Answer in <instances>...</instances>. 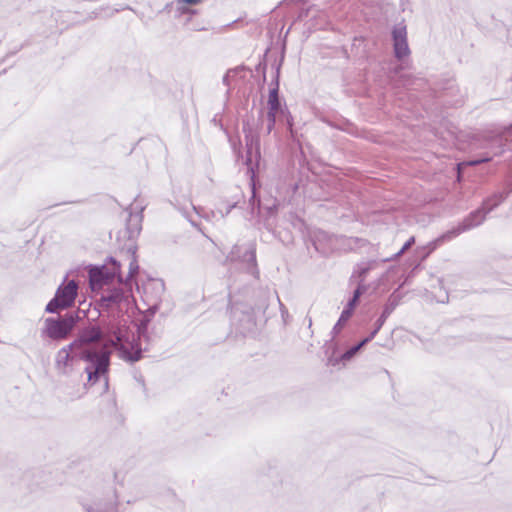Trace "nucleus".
Masks as SVG:
<instances>
[{
	"instance_id": "1",
	"label": "nucleus",
	"mask_w": 512,
	"mask_h": 512,
	"mask_svg": "<svg viewBox=\"0 0 512 512\" xmlns=\"http://www.w3.org/2000/svg\"><path fill=\"white\" fill-rule=\"evenodd\" d=\"M99 326L103 331L102 339L106 341L107 345L114 347L118 351L121 359L134 363L142 358L140 343L134 337L130 340L127 332L118 323L102 320Z\"/></svg>"
},
{
	"instance_id": "2",
	"label": "nucleus",
	"mask_w": 512,
	"mask_h": 512,
	"mask_svg": "<svg viewBox=\"0 0 512 512\" xmlns=\"http://www.w3.org/2000/svg\"><path fill=\"white\" fill-rule=\"evenodd\" d=\"M263 119L264 111L260 109L257 118L253 115H246L242 120V131L246 147L244 164L247 167V172L251 173L252 177L255 174V169L259 167L261 160L259 129L263 125Z\"/></svg>"
},
{
	"instance_id": "3",
	"label": "nucleus",
	"mask_w": 512,
	"mask_h": 512,
	"mask_svg": "<svg viewBox=\"0 0 512 512\" xmlns=\"http://www.w3.org/2000/svg\"><path fill=\"white\" fill-rule=\"evenodd\" d=\"M142 211L143 207H140V211L133 214L132 212L129 213V218L126 223V227L124 230L119 231L117 240L120 241L121 238H127V241L124 243L123 246L119 245V247L122 250H126L128 254L131 255V261L129 263V272L126 278H123L122 283H128L131 281L134 276L139 271V265L136 258V250L137 246L135 243L136 238L140 234L141 231V221H142Z\"/></svg>"
},
{
	"instance_id": "4",
	"label": "nucleus",
	"mask_w": 512,
	"mask_h": 512,
	"mask_svg": "<svg viewBox=\"0 0 512 512\" xmlns=\"http://www.w3.org/2000/svg\"><path fill=\"white\" fill-rule=\"evenodd\" d=\"M483 147L487 149L485 156L469 162L470 165H478L491 161L506 150L512 149V124L499 131L492 132L484 139Z\"/></svg>"
},
{
	"instance_id": "5",
	"label": "nucleus",
	"mask_w": 512,
	"mask_h": 512,
	"mask_svg": "<svg viewBox=\"0 0 512 512\" xmlns=\"http://www.w3.org/2000/svg\"><path fill=\"white\" fill-rule=\"evenodd\" d=\"M78 313L68 312L63 316L48 317L44 320V327L41 329V337L60 341L69 337L77 322Z\"/></svg>"
},
{
	"instance_id": "6",
	"label": "nucleus",
	"mask_w": 512,
	"mask_h": 512,
	"mask_svg": "<svg viewBox=\"0 0 512 512\" xmlns=\"http://www.w3.org/2000/svg\"><path fill=\"white\" fill-rule=\"evenodd\" d=\"M89 283L92 290L101 289L103 285L112 282L115 278L122 283L121 264L114 257H108L103 265L90 266L88 270Z\"/></svg>"
},
{
	"instance_id": "7",
	"label": "nucleus",
	"mask_w": 512,
	"mask_h": 512,
	"mask_svg": "<svg viewBox=\"0 0 512 512\" xmlns=\"http://www.w3.org/2000/svg\"><path fill=\"white\" fill-rule=\"evenodd\" d=\"M78 294V283L75 280H69L62 283L56 290L54 297L47 303L45 311L55 314L74 305Z\"/></svg>"
},
{
	"instance_id": "8",
	"label": "nucleus",
	"mask_w": 512,
	"mask_h": 512,
	"mask_svg": "<svg viewBox=\"0 0 512 512\" xmlns=\"http://www.w3.org/2000/svg\"><path fill=\"white\" fill-rule=\"evenodd\" d=\"M226 261L230 263H237L246 273L253 276L255 279L259 278V269L256 261V248L254 244H249L245 249L240 245H234L226 257Z\"/></svg>"
},
{
	"instance_id": "9",
	"label": "nucleus",
	"mask_w": 512,
	"mask_h": 512,
	"mask_svg": "<svg viewBox=\"0 0 512 512\" xmlns=\"http://www.w3.org/2000/svg\"><path fill=\"white\" fill-rule=\"evenodd\" d=\"M487 214H489V212H486V209H485L484 205L482 204L481 207L470 212L463 219V221L458 224L457 227L444 233L440 238L437 239V241L451 240L465 231H468L475 227H478L479 225H481L484 222Z\"/></svg>"
},
{
	"instance_id": "10",
	"label": "nucleus",
	"mask_w": 512,
	"mask_h": 512,
	"mask_svg": "<svg viewBox=\"0 0 512 512\" xmlns=\"http://www.w3.org/2000/svg\"><path fill=\"white\" fill-rule=\"evenodd\" d=\"M280 69L281 62L275 65V76L272 80V87L269 91L268 95V110L279 112L280 115L283 116V119L286 122L287 128L292 132L293 127V118L287 109V107H282L281 101L279 98V78H280Z\"/></svg>"
},
{
	"instance_id": "11",
	"label": "nucleus",
	"mask_w": 512,
	"mask_h": 512,
	"mask_svg": "<svg viewBox=\"0 0 512 512\" xmlns=\"http://www.w3.org/2000/svg\"><path fill=\"white\" fill-rule=\"evenodd\" d=\"M111 352L108 350H100V355L90 362L84 371L87 374V384L94 385L101 375H105L110 366Z\"/></svg>"
},
{
	"instance_id": "12",
	"label": "nucleus",
	"mask_w": 512,
	"mask_h": 512,
	"mask_svg": "<svg viewBox=\"0 0 512 512\" xmlns=\"http://www.w3.org/2000/svg\"><path fill=\"white\" fill-rule=\"evenodd\" d=\"M230 303V314L234 323H237L243 330L250 329L254 326L255 314L252 306L233 303L232 299H230Z\"/></svg>"
},
{
	"instance_id": "13",
	"label": "nucleus",
	"mask_w": 512,
	"mask_h": 512,
	"mask_svg": "<svg viewBox=\"0 0 512 512\" xmlns=\"http://www.w3.org/2000/svg\"><path fill=\"white\" fill-rule=\"evenodd\" d=\"M103 338V331L100 326L92 325L82 329L77 337L71 342L74 348H89L88 346Z\"/></svg>"
},
{
	"instance_id": "14",
	"label": "nucleus",
	"mask_w": 512,
	"mask_h": 512,
	"mask_svg": "<svg viewBox=\"0 0 512 512\" xmlns=\"http://www.w3.org/2000/svg\"><path fill=\"white\" fill-rule=\"evenodd\" d=\"M74 347L69 343L68 345L62 347L58 350L55 356V370L61 376H71L75 370L73 366V362L71 361V357L69 356V351Z\"/></svg>"
},
{
	"instance_id": "15",
	"label": "nucleus",
	"mask_w": 512,
	"mask_h": 512,
	"mask_svg": "<svg viewBox=\"0 0 512 512\" xmlns=\"http://www.w3.org/2000/svg\"><path fill=\"white\" fill-rule=\"evenodd\" d=\"M394 55L401 60L410 54L405 26H396L392 31Z\"/></svg>"
},
{
	"instance_id": "16",
	"label": "nucleus",
	"mask_w": 512,
	"mask_h": 512,
	"mask_svg": "<svg viewBox=\"0 0 512 512\" xmlns=\"http://www.w3.org/2000/svg\"><path fill=\"white\" fill-rule=\"evenodd\" d=\"M512 193V180L508 182L503 190L494 192L482 202L486 212H492Z\"/></svg>"
},
{
	"instance_id": "17",
	"label": "nucleus",
	"mask_w": 512,
	"mask_h": 512,
	"mask_svg": "<svg viewBox=\"0 0 512 512\" xmlns=\"http://www.w3.org/2000/svg\"><path fill=\"white\" fill-rule=\"evenodd\" d=\"M124 300V292L121 288H114L102 293L97 304L100 309L108 310L114 305H119Z\"/></svg>"
},
{
	"instance_id": "18",
	"label": "nucleus",
	"mask_w": 512,
	"mask_h": 512,
	"mask_svg": "<svg viewBox=\"0 0 512 512\" xmlns=\"http://www.w3.org/2000/svg\"><path fill=\"white\" fill-rule=\"evenodd\" d=\"M100 355V350L93 348H73L69 351V356L73 362V366L76 367L80 360L91 362Z\"/></svg>"
},
{
	"instance_id": "19",
	"label": "nucleus",
	"mask_w": 512,
	"mask_h": 512,
	"mask_svg": "<svg viewBox=\"0 0 512 512\" xmlns=\"http://www.w3.org/2000/svg\"><path fill=\"white\" fill-rule=\"evenodd\" d=\"M100 355V350L93 348H73L69 351V356L73 362V366L76 367L80 360L91 362Z\"/></svg>"
},
{
	"instance_id": "20",
	"label": "nucleus",
	"mask_w": 512,
	"mask_h": 512,
	"mask_svg": "<svg viewBox=\"0 0 512 512\" xmlns=\"http://www.w3.org/2000/svg\"><path fill=\"white\" fill-rule=\"evenodd\" d=\"M397 306V303L395 301L389 300L383 307L382 313L379 316V318L376 320L373 330L369 333L367 338H369L370 341H372L377 333L380 331L388 317L393 313Z\"/></svg>"
},
{
	"instance_id": "21",
	"label": "nucleus",
	"mask_w": 512,
	"mask_h": 512,
	"mask_svg": "<svg viewBox=\"0 0 512 512\" xmlns=\"http://www.w3.org/2000/svg\"><path fill=\"white\" fill-rule=\"evenodd\" d=\"M370 342L369 338L365 337L364 339H362L359 343H357L356 345H353L352 347H350L348 350H346L341 356L340 358H336V359H330V363H332L333 365H336L338 364L340 361L342 362H346V361H349L351 360L366 344H368Z\"/></svg>"
},
{
	"instance_id": "22",
	"label": "nucleus",
	"mask_w": 512,
	"mask_h": 512,
	"mask_svg": "<svg viewBox=\"0 0 512 512\" xmlns=\"http://www.w3.org/2000/svg\"><path fill=\"white\" fill-rule=\"evenodd\" d=\"M355 308L347 304L343 311L340 314V317L334 327L332 328L331 334L332 338H335L342 330L344 325L347 323V321L351 318L353 315Z\"/></svg>"
},
{
	"instance_id": "23",
	"label": "nucleus",
	"mask_w": 512,
	"mask_h": 512,
	"mask_svg": "<svg viewBox=\"0 0 512 512\" xmlns=\"http://www.w3.org/2000/svg\"><path fill=\"white\" fill-rule=\"evenodd\" d=\"M376 260H371L366 263H360L357 265V268L354 270L351 280L355 277L358 278V283H365V279L371 269H373L376 265Z\"/></svg>"
},
{
	"instance_id": "24",
	"label": "nucleus",
	"mask_w": 512,
	"mask_h": 512,
	"mask_svg": "<svg viewBox=\"0 0 512 512\" xmlns=\"http://www.w3.org/2000/svg\"><path fill=\"white\" fill-rule=\"evenodd\" d=\"M117 505V501L105 503L104 505L97 503L95 507L84 505V509L86 512H117Z\"/></svg>"
},
{
	"instance_id": "25",
	"label": "nucleus",
	"mask_w": 512,
	"mask_h": 512,
	"mask_svg": "<svg viewBox=\"0 0 512 512\" xmlns=\"http://www.w3.org/2000/svg\"><path fill=\"white\" fill-rule=\"evenodd\" d=\"M28 0H0V7L7 12L19 11Z\"/></svg>"
},
{
	"instance_id": "26",
	"label": "nucleus",
	"mask_w": 512,
	"mask_h": 512,
	"mask_svg": "<svg viewBox=\"0 0 512 512\" xmlns=\"http://www.w3.org/2000/svg\"><path fill=\"white\" fill-rule=\"evenodd\" d=\"M175 206L177 207V209L184 215V217H186L193 225V221L190 219V213H189V209H188V206H190L192 208V210H194L196 213H198V210L197 208L193 205L192 201L188 198L185 200V203H181L180 200L178 198H175Z\"/></svg>"
},
{
	"instance_id": "27",
	"label": "nucleus",
	"mask_w": 512,
	"mask_h": 512,
	"mask_svg": "<svg viewBox=\"0 0 512 512\" xmlns=\"http://www.w3.org/2000/svg\"><path fill=\"white\" fill-rule=\"evenodd\" d=\"M415 244V237L414 236H411L405 243L404 245L402 246V248L396 252L395 254H393L392 256L390 257H386V258H382L381 259V262L383 263H386V262H389V261H394L396 259H398L401 255H403L409 248L412 247V245Z\"/></svg>"
},
{
	"instance_id": "28",
	"label": "nucleus",
	"mask_w": 512,
	"mask_h": 512,
	"mask_svg": "<svg viewBox=\"0 0 512 512\" xmlns=\"http://www.w3.org/2000/svg\"><path fill=\"white\" fill-rule=\"evenodd\" d=\"M366 290H367V286L365 283H358L356 289L353 292L352 298L348 301L347 304L356 308L360 297L362 296L363 293L366 292Z\"/></svg>"
},
{
	"instance_id": "29",
	"label": "nucleus",
	"mask_w": 512,
	"mask_h": 512,
	"mask_svg": "<svg viewBox=\"0 0 512 512\" xmlns=\"http://www.w3.org/2000/svg\"><path fill=\"white\" fill-rule=\"evenodd\" d=\"M251 192H252V195H251V198L249 199V207L251 210V214L252 215L259 214L261 211V201H260V199L256 198V189H255L254 185L252 186Z\"/></svg>"
},
{
	"instance_id": "30",
	"label": "nucleus",
	"mask_w": 512,
	"mask_h": 512,
	"mask_svg": "<svg viewBox=\"0 0 512 512\" xmlns=\"http://www.w3.org/2000/svg\"><path fill=\"white\" fill-rule=\"evenodd\" d=\"M287 221L290 222L292 227H294L298 230H302V228L304 226L303 220L299 216H297L294 212H290L287 215Z\"/></svg>"
},
{
	"instance_id": "31",
	"label": "nucleus",
	"mask_w": 512,
	"mask_h": 512,
	"mask_svg": "<svg viewBox=\"0 0 512 512\" xmlns=\"http://www.w3.org/2000/svg\"><path fill=\"white\" fill-rule=\"evenodd\" d=\"M148 320L144 319L140 322L137 327L138 339H135L138 343L141 338H147Z\"/></svg>"
},
{
	"instance_id": "32",
	"label": "nucleus",
	"mask_w": 512,
	"mask_h": 512,
	"mask_svg": "<svg viewBox=\"0 0 512 512\" xmlns=\"http://www.w3.org/2000/svg\"><path fill=\"white\" fill-rule=\"evenodd\" d=\"M189 5L179 3V0H176V12L179 16L190 13Z\"/></svg>"
},
{
	"instance_id": "33",
	"label": "nucleus",
	"mask_w": 512,
	"mask_h": 512,
	"mask_svg": "<svg viewBox=\"0 0 512 512\" xmlns=\"http://www.w3.org/2000/svg\"><path fill=\"white\" fill-rule=\"evenodd\" d=\"M256 71L258 73H262V77H263V81L266 80V62L265 60L263 61H260L257 65H256Z\"/></svg>"
},
{
	"instance_id": "34",
	"label": "nucleus",
	"mask_w": 512,
	"mask_h": 512,
	"mask_svg": "<svg viewBox=\"0 0 512 512\" xmlns=\"http://www.w3.org/2000/svg\"><path fill=\"white\" fill-rule=\"evenodd\" d=\"M281 117H283V116L280 115L279 112L271 111V110L267 111V121H273L276 123L277 118H281Z\"/></svg>"
},
{
	"instance_id": "35",
	"label": "nucleus",
	"mask_w": 512,
	"mask_h": 512,
	"mask_svg": "<svg viewBox=\"0 0 512 512\" xmlns=\"http://www.w3.org/2000/svg\"><path fill=\"white\" fill-rule=\"evenodd\" d=\"M201 2H202V0H179V3H183L186 5H197Z\"/></svg>"
},
{
	"instance_id": "36",
	"label": "nucleus",
	"mask_w": 512,
	"mask_h": 512,
	"mask_svg": "<svg viewBox=\"0 0 512 512\" xmlns=\"http://www.w3.org/2000/svg\"><path fill=\"white\" fill-rule=\"evenodd\" d=\"M275 124L276 123L273 121H267V125H266V133L267 134H270L273 131Z\"/></svg>"
},
{
	"instance_id": "37",
	"label": "nucleus",
	"mask_w": 512,
	"mask_h": 512,
	"mask_svg": "<svg viewBox=\"0 0 512 512\" xmlns=\"http://www.w3.org/2000/svg\"><path fill=\"white\" fill-rule=\"evenodd\" d=\"M400 78L402 79L404 85L411 84V76L410 75H401Z\"/></svg>"
},
{
	"instance_id": "38",
	"label": "nucleus",
	"mask_w": 512,
	"mask_h": 512,
	"mask_svg": "<svg viewBox=\"0 0 512 512\" xmlns=\"http://www.w3.org/2000/svg\"><path fill=\"white\" fill-rule=\"evenodd\" d=\"M277 206L273 204L272 206L266 207L267 213L269 216H272L276 210Z\"/></svg>"
},
{
	"instance_id": "39",
	"label": "nucleus",
	"mask_w": 512,
	"mask_h": 512,
	"mask_svg": "<svg viewBox=\"0 0 512 512\" xmlns=\"http://www.w3.org/2000/svg\"><path fill=\"white\" fill-rule=\"evenodd\" d=\"M279 304H280V311H281V315L282 317H284L285 314L288 313L286 307L279 301Z\"/></svg>"
},
{
	"instance_id": "40",
	"label": "nucleus",
	"mask_w": 512,
	"mask_h": 512,
	"mask_svg": "<svg viewBox=\"0 0 512 512\" xmlns=\"http://www.w3.org/2000/svg\"><path fill=\"white\" fill-rule=\"evenodd\" d=\"M236 206V203L234 204H231V205H228L227 208H226V213L225 215L229 214L230 211Z\"/></svg>"
},
{
	"instance_id": "41",
	"label": "nucleus",
	"mask_w": 512,
	"mask_h": 512,
	"mask_svg": "<svg viewBox=\"0 0 512 512\" xmlns=\"http://www.w3.org/2000/svg\"><path fill=\"white\" fill-rule=\"evenodd\" d=\"M402 69H403V67L401 65H399V66L394 68V73L395 74H399Z\"/></svg>"
},
{
	"instance_id": "42",
	"label": "nucleus",
	"mask_w": 512,
	"mask_h": 512,
	"mask_svg": "<svg viewBox=\"0 0 512 512\" xmlns=\"http://www.w3.org/2000/svg\"><path fill=\"white\" fill-rule=\"evenodd\" d=\"M125 9H131V8H130L129 6L121 7L120 9H115V10L113 11V13H114V12H119L120 10H125Z\"/></svg>"
},
{
	"instance_id": "43",
	"label": "nucleus",
	"mask_w": 512,
	"mask_h": 512,
	"mask_svg": "<svg viewBox=\"0 0 512 512\" xmlns=\"http://www.w3.org/2000/svg\"><path fill=\"white\" fill-rule=\"evenodd\" d=\"M197 13H198V11H197V10H195V9H192V8H191V9H190V13H188V15H195V14H197Z\"/></svg>"
}]
</instances>
